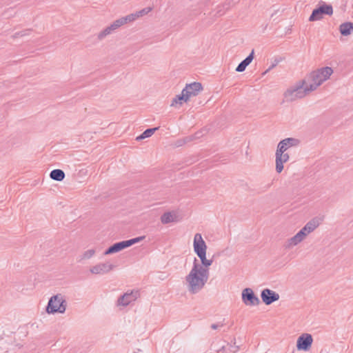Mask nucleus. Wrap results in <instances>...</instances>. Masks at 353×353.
Segmentation results:
<instances>
[{
	"instance_id": "obj_1",
	"label": "nucleus",
	"mask_w": 353,
	"mask_h": 353,
	"mask_svg": "<svg viewBox=\"0 0 353 353\" xmlns=\"http://www.w3.org/2000/svg\"><path fill=\"white\" fill-rule=\"evenodd\" d=\"M208 276L209 270L204 268L197 262L196 259H195L192 268L186 276V281L188 284L189 290L192 292L200 290L208 281Z\"/></svg>"
},
{
	"instance_id": "obj_2",
	"label": "nucleus",
	"mask_w": 353,
	"mask_h": 353,
	"mask_svg": "<svg viewBox=\"0 0 353 353\" xmlns=\"http://www.w3.org/2000/svg\"><path fill=\"white\" fill-rule=\"evenodd\" d=\"M332 74V68L327 66L313 71L305 79V82L308 85L307 89L312 90V92L315 90L323 82L329 79Z\"/></svg>"
},
{
	"instance_id": "obj_3",
	"label": "nucleus",
	"mask_w": 353,
	"mask_h": 353,
	"mask_svg": "<svg viewBox=\"0 0 353 353\" xmlns=\"http://www.w3.org/2000/svg\"><path fill=\"white\" fill-rule=\"evenodd\" d=\"M308 85L305 79L297 85L288 89L283 94L284 102H291L301 99L308 94L312 90H308Z\"/></svg>"
},
{
	"instance_id": "obj_4",
	"label": "nucleus",
	"mask_w": 353,
	"mask_h": 353,
	"mask_svg": "<svg viewBox=\"0 0 353 353\" xmlns=\"http://www.w3.org/2000/svg\"><path fill=\"white\" fill-rule=\"evenodd\" d=\"M320 223L321 219L318 218H314L310 221L295 236L289 240V245L294 246L301 243L307 234L317 228Z\"/></svg>"
},
{
	"instance_id": "obj_5",
	"label": "nucleus",
	"mask_w": 353,
	"mask_h": 353,
	"mask_svg": "<svg viewBox=\"0 0 353 353\" xmlns=\"http://www.w3.org/2000/svg\"><path fill=\"white\" fill-rule=\"evenodd\" d=\"M333 13L334 10L332 5L322 3L312 10L308 20L310 22L321 21L324 18L325 15L331 17Z\"/></svg>"
},
{
	"instance_id": "obj_6",
	"label": "nucleus",
	"mask_w": 353,
	"mask_h": 353,
	"mask_svg": "<svg viewBox=\"0 0 353 353\" xmlns=\"http://www.w3.org/2000/svg\"><path fill=\"white\" fill-rule=\"evenodd\" d=\"M46 310L49 314L63 313L65 311V304L63 297L61 295L52 296L48 302Z\"/></svg>"
},
{
	"instance_id": "obj_7",
	"label": "nucleus",
	"mask_w": 353,
	"mask_h": 353,
	"mask_svg": "<svg viewBox=\"0 0 353 353\" xmlns=\"http://www.w3.org/2000/svg\"><path fill=\"white\" fill-rule=\"evenodd\" d=\"M144 239L143 236H140V237H137V238H134V239H130V240H127V241H121V242H119V243H117L115 244H114L113 245H112L111 247H110L105 252V255H108V254H113V253H116V252H118L126 248H128L137 243H139L140 242L141 240H143Z\"/></svg>"
},
{
	"instance_id": "obj_8",
	"label": "nucleus",
	"mask_w": 353,
	"mask_h": 353,
	"mask_svg": "<svg viewBox=\"0 0 353 353\" xmlns=\"http://www.w3.org/2000/svg\"><path fill=\"white\" fill-rule=\"evenodd\" d=\"M312 343V336L308 333H303L297 338L296 347L299 351L307 352L310 350Z\"/></svg>"
},
{
	"instance_id": "obj_9",
	"label": "nucleus",
	"mask_w": 353,
	"mask_h": 353,
	"mask_svg": "<svg viewBox=\"0 0 353 353\" xmlns=\"http://www.w3.org/2000/svg\"><path fill=\"white\" fill-rule=\"evenodd\" d=\"M203 90V86L199 82L187 84L182 92L189 101L190 98L197 96Z\"/></svg>"
},
{
	"instance_id": "obj_10",
	"label": "nucleus",
	"mask_w": 353,
	"mask_h": 353,
	"mask_svg": "<svg viewBox=\"0 0 353 353\" xmlns=\"http://www.w3.org/2000/svg\"><path fill=\"white\" fill-rule=\"evenodd\" d=\"M298 141L295 139L288 138L282 140L278 144L276 151L277 152L287 153V150L294 145L298 144Z\"/></svg>"
},
{
	"instance_id": "obj_11",
	"label": "nucleus",
	"mask_w": 353,
	"mask_h": 353,
	"mask_svg": "<svg viewBox=\"0 0 353 353\" xmlns=\"http://www.w3.org/2000/svg\"><path fill=\"white\" fill-rule=\"evenodd\" d=\"M275 163H276V171L278 173H281L284 167L283 164L288 161L290 159V155L288 153H281V152H277L275 153Z\"/></svg>"
},
{
	"instance_id": "obj_12",
	"label": "nucleus",
	"mask_w": 353,
	"mask_h": 353,
	"mask_svg": "<svg viewBox=\"0 0 353 353\" xmlns=\"http://www.w3.org/2000/svg\"><path fill=\"white\" fill-rule=\"evenodd\" d=\"M242 299L247 305H254L259 302L258 298L254 296L253 291L250 288H245L243 291Z\"/></svg>"
},
{
	"instance_id": "obj_13",
	"label": "nucleus",
	"mask_w": 353,
	"mask_h": 353,
	"mask_svg": "<svg viewBox=\"0 0 353 353\" xmlns=\"http://www.w3.org/2000/svg\"><path fill=\"white\" fill-rule=\"evenodd\" d=\"M194 251L196 254L207 251V245L201 234H196L193 242Z\"/></svg>"
},
{
	"instance_id": "obj_14",
	"label": "nucleus",
	"mask_w": 353,
	"mask_h": 353,
	"mask_svg": "<svg viewBox=\"0 0 353 353\" xmlns=\"http://www.w3.org/2000/svg\"><path fill=\"white\" fill-rule=\"evenodd\" d=\"M261 299L266 305H270L278 301L279 299V295L271 290L265 289L262 291Z\"/></svg>"
},
{
	"instance_id": "obj_15",
	"label": "nucleus",
	"mask_w": 353,
	"mask_h": 353,
	"mask_svg": "<svg viewBox=\"0 0 353 353\" xmlns=\"http://www.w3.org/2000/svg\"><path fill=\"white\" fill-rule=\"evenodd\" d=\"M125 25L122 18L114 21L110 26L107 27L103 31L99 34V38L102 39L106 35L110 34L113 30L119 28V27Z\"/></svg>"
},
{
	"instance_id": "obj_16",
	"label": "nucleus",
	"mask_w": 353,
	"mask_h": 353,
	"mask_svg": "<svg viewBox=\"0 0 353 353\" xmlns=\"http://www.w3.org/2000/svg\"><path fill=\"white\" fill-rule=\"evenodd\" d=\"M113 266L110 263H99L93 266L90 269V272L95 274H101L110 272L112 270Z\"/></svg>"
},
{
	"instance_id": "obj_17",
	"label": "nucleus",
	"mask_w": 353,
	"mask_h": 353,
	"mask_svg": "<svg viewBox=\"0 0 353 353\" xmlns=\"http://www.w3.org/2000/svg\"><path fill=\"white\" fill-rule=\"evenodd\" d=\"M179 220V216L176 212H167L161 216V221L163 224L175 222Z\"/></svg>"
},
{
	"instance_id": "obj_18",
	"label": "nucleus",
	"mask_w": 353,
	"mask_h": 353,
	"mask_svg": "<svg viewBox=\"0 0 353 353\" xmlns=\"http://www.w3.org/2000/svg\"><path fill=\"white\" fill-rule=\"evenodd\" d=\"M137 298V292L125 293L119 301L118 304L120 305H128L130 302L134 301Z\"/></svg>"
},
{
	"instance_id": "obj_19",
	"label": "nucleus",
	"mask_w": 353,
	"mask_h": 353,
	"mask_svg": "<svg viewBox=\"0 0 353 353\" xmlns=\"http://www.w3.org/2000/svg\"><path fill=\"white\" fill-rule=\"evenodd\" d=\"M340 33L343 36H348L353 33V23L345 22L339 26Z\"/></svg>"
},
{
	"instance_id": "obj_20",
	"label": "nucleus",
	"mask_w": 353,
	"mask_h": 353,
	"mask_svg": "<svg viewBox=\"0 0 353 353\" xmlns=\"http://www.w3.org/2000/svg\"><path fill=\"white\" fill-rule=\"evenodd\" d=\"M188 101V99L185 97V96L181 92V94L176 96V97H174L172 99L170 105L172 107L178 108L181 107L184 103H186Z\"/></svg>"
},
{
	"instance_id": "obj_21",
	"label": "nucleus",
	"mask_w": 353,
	"mask_h": 353,
	"mask_svg": "<svg viewBox=\"0 0 353 353\" xmlns=\"http://www.w3.org/2000/svg\"><path fill=\"white\" fill-rule=\"evenodd\" d=\"M253 54L254 52L252 51L251 54L245 59H244L241 63H239V65L236 68V70L239 72H243L245 70L246 67L248 65H250L252 61L254 58Z\"/></svg>"
},
{
	"instance_id": "obj_22",
	"label": "nucleus",
	"mask_w": 353,
	"mask_h": 353,
	"mask_svg": "<svg viewBox=\"0 0 353 353\" xmlns=\"http://www.w3.org/2000/svg\"><path fill=\"white\" fill-rule=\"evenodd\" d=\"M206 252H207V251H205V252L197 253L196 254L199 256V258L201 259V265L204 268L208 269V268L212 265V261L211 259H207Z\"/></svg>"
},
{
	"instance_id": "obj_23",
	"label": "nucleus",
	"mask_w": 353,
	"mask_h": 353,
	"mask_svg": "<svg viewBox=\"0 0 353 353\" xmlns=\"http://www.w3.org/2000/svg\"><path fill=\"white\" fill-rule=\"evenodd\" d=\"M50 176L53 180L61 181L65 178V173L61 170L56 169L50 172Z\"/></svg>"
},
{
	"instance_id": "obj_24",
	"label": "nucleus",
	"mask_w": 353,
	"mask_h": 353,
	"mask_svg": "<svg viewBox=\"0 0 353 353\" xmlns=\"http://www.w3.org/2000/svg\"><path fill=\"white\" fill-rule=\"evenodd\" d=\"M157 130V128H154L145 130L140 136L137 137V140H141L148 137H150Z\"/></svg>"
},
{
	"instance_id": "obj_25",
	"label": "nucleus",
	"mask_w": 353,
	"mask_h": 353,
	"mask_svg": "<svg viewBox=\"0 0 353 353\" xmlns=\"http://www.w3.org/2000/svg\"><path fill=\"white\" fill-rule=\"evenodd\" d=\"M123 21V23L124 24H127L128 23H131L135 20H137L138 19L137 16L136 15L135 13H132V14H128L125 17H121Z\"/></svg>"
},
{
	"instance_id": "obj_26",
	"label": "nucleus",
	"mask_w": 353,
	"mask_h": 353,
	"mask_svg": "<svg viewBox=\"0 0 353 353\" xmlns=\"http://www.w3.org/2000/svg\"><path fill=\"white\" fill-rule=\"evenodd\" d=\"M95 254V250L93 249L88 250L82 254L83 259H88L92 258Z\"/></svg>"
},
{
	"instance_id": "obj_27",
	"label": "nucleus",
	"mask_w": 353,
	"mask_h": 353,
	"mask_svg": "<svg viewBox=\"0 0 353 353\" xmlns=\"http://www.w3.org/2000/svg\"><path fill=\"white\" fill-rule=\"evenodd\" d=\"M151 10H152L151 8H143V10H141L140 11H138V12H135V14L137 16V17L139 18L141 17H143V15L147 14Z\"/></svg>"
},
{
	"instance_id": "obj_28",
	"label": "nucleus",
	"mask_w": 353,
	"mask_h": 353,
	"mask_svg": "<svg viewBox=\"0 0 353 353\" xmlns=\"http://www.w3.org/2000/svg\"><path fill=\"white\" fill-rule=\"evenodd\" d=\"M0 339H1V337L0 336Z\"/></svg>"
}]
</instances>
